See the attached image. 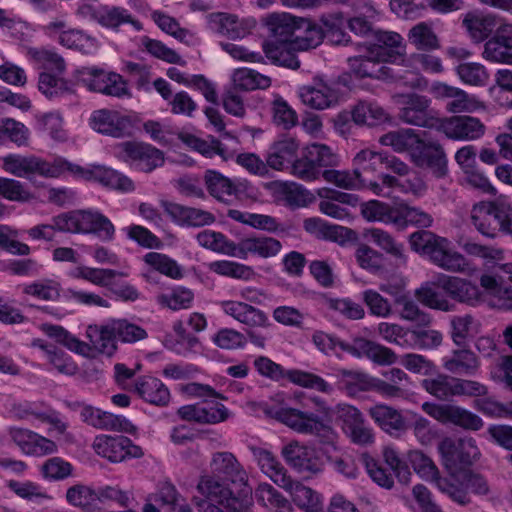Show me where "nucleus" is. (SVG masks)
<instances>
[{
    "instance_id": "f257e3e1",
    "label": "nucleus",
    "mask_w": 512,
    "mask_h": 512,
    "mask_svg": "<svg viewBox=\"0 0 512 512\" xmlns=\"http://www.w3.org/2000/svg\"><path fill=\"white\" fill-rule=\"evenodd\" d=\"M274 400L279 406L267 405L264 409L269 417L299 434L315 437L320 443H336L338 434L329 421L332 409L324 398L317 395L309 397L317 413L286 406L282 395H277Z\"/></svg>"
},
{
    "instance_id": "f03ea898",
    "label": "nucleus",
    "mask_w": 512,
    "mask_h": 512,
    "mask_svg": "<svg viewBox=\"0 0 512 512\" xmlns=\"http://www.w3.org/2000/svg\"><path fill=\"white\" fill-rule=\"evenodd\" d=\"M411 248L417 253L427 255L438 267L451 272L470 270L469 261L451 247V242L430 231L420 230L409 237Z\"/></svg>"
},
{
    "instance_id": "7ed1b4c3",
    "label": "nucleus",
    "mask_w": 512,
    "mask_h": 512,
    "mask_svg": "<svg viewBox=\"0 0 512 512\" xmlns=\"http://www.w3.org/2000/svg\"><path fill=\"white\" fill-rule=\"evenodd\" d=\"M196 489L207 501H215L229 512H250L253 507L252 489L243 487L234 493L229 481L209 472L199 477Z\"/></svg>"
},
{
    "instance_id": "20e7f679",
    "label": "nucleus",
    "mask_w": 512,
    "mask_h": 512,
    "mask_svg": "<svg viewBox=\"0 0 512 512\" xmlns=\"http://www.w3.org/2000/svg\"><path fill=\"white\" fill-rule=\"evenodd\" d=\"M60 232L94 234L102 241L111 242L115 238V226L111 220L97 210H76L55 217Z\"/></svg>"
},
{
    "instance_id": "39448f33",
    "label": "nucleus",
    "mask_w": 512,
    "mask_h": 512,
    "mask_svg": "<svg viewBox=\"0 0 512 512\" xmlns=\"http://www.w3.org/2000/svg\"><path fill=\"white\" fill-rule=\"evenodd\" d=\"M63 157L51 161L36 155L8 154L1 158L2 169L18 178L32 180L35 176L43 178H62Z\"/></svg>"
},
{
    "instance_id": "423d86ee",
    "label": "nucleus",
    "mask_w": 512,
    "mask_h": 512,
    "mask_svg": "<svg viewBox=\"0 0 512 512\" xmlns=\"http://www.w3.org/2000/svg\"><path fill=\"white\" fill-rule=\"evenodd\" d=\"M253 364L254 368L261 376L272 381L278 382L283 379H288L295 385L316 390L326 395L332 394L335 390L332 384L317 374L299 369L285 370L280 364L266 356L257 357Z\"/></svg>"
},
{
    "instance_id": "0eeeda50",
    "label": "nucleus",
    "mask_w": 512,
    "mask_h": 512,
    "mask_svg": "<svg viewBox=\"0 0 512 512\" xmlns=\"http://www.w3.org/2000/svg\"><path fill=\"white\" fill-rule=\"evenodd\" d=\"M438 451L442 464L449 474L448 478H456L457 474L466 470L465 468L471 466L481 455L476 440L472 437L445 438L439 443Z\"/></svg>"
},
{
    "instance_id": "6e6552de",
    "label": "nucleus",
    "mask_w": 512,
    "mask_h": 512,
    "mask_svg": "<svg viewBox=\"0 0 512 512\" xmlns=\"http://www.w3.org/2000/svg\"><path fill=\"white\" fill-rule=\"evenodd\" d=\"M66 176H71L75 180L98 182L105 187L122 192L134 190V184L130 178L104 165L91 164L83 167L64 159L63 177Z\"/></svg>"
},
{
    "instance_id": "1a4fd4ad",
    "label": "nucleus",
    "mask_w": 512,
    "mask_h": 512,
    "mask_svg": "<svg viewBox=\"0 0 512 512\" xmlns=\"http://www.w3.org/2000/svg\"><path fill=\"white\" fill-rule=\"evenodd\" d=\"M90 127L106 136L114 138H126L133 136L137 117L113 109H99L92 112L89 119Z\"/></svg>"
},
{
    "instance_id": "9d476101",
    "label": "nucleus",
    "mask_w": 512,
    "mask_h": 512,
    "mask_svg": "<svg viewBox=\"0 0 512 512\" xmlns=\"http://www.w3.org/2000/svg\"><path fill=\"white\" fill-rule=\"evenodd\" d=\"M429 93L438 101L445 102V110L451 114L472 113L484 108L483 102L474 94L446 82L434 81Z\"/></svg>"
},
{
    "instance_id": "9b49d317",
    "label": "nucleus",
    "mask_w": 512,
    "mask_h": 512,
    "mask_svg": "<svg viewBox=\"0 0 512 512\" xmlns=\"http://www.w3.org/2000/svg\"><path fill=\"white\" fill-rule=\"evenodd\" d=\"M94 452L112 463H121L128 459H140L145 453L141 446L123 435L101 434L92 443Z\"/></svg>"
},
{
    "instance_id": "f8f14e48",
    "label": "nucleus",
    "mask_w": 512,
    "mask_h": 512,
    "mask_svg": "<svg viewBox=\"0 0 512 512\" xmlns=\"http://www.w3.org/2000/svg\"><path fill=\"white\" fill-rule=\"evenodd\" d=\"M399 104L398 118L403 123L438 129L441 119L432 115L431 99L427 96L417 93L403 94L399 96Z\"/></svg>"
},
{
    "instance_id": "ddd939ff",
    "label": "nucleus",
    "mask_w": 512,
    "mask_h": 512,
    "mask_svg": "<svg viewBox=\"0 0 512 512\" xmlns=\"http://www.w3.org/2000/svg\"><path fill=\"white\" fill-rule=\"evenodd\" d=\"M411 161L420 168H429L437 178L447 173V158L441 144L421 131L410 154Z\"/></svg>"
},
{
    "instance_id": "4468645a",
    "label": "nucleus",
    "mask_w": 512,
    "mask_h": 512,
    "mask_svg": "<svg viewBox=\"0 0 512 512\" xmlns=\"http://www.w3.org/2000/svg\"><path fill=\"white\" fill-rule=\"evenodd\" d=\"M422 410L442 424H453L464 430L478 431L484 422L477 414L458 405L424 402Z\"/></svg>"
},
{
    "instance_id": "2eb2a0df",
    "label": "nucleus",
    "mask_w": 512,
    "mask_h": 512,
    "mask_svg": "<svg viewBox=\"0 0 512 512\" xmlns=\"http://www.w3.org/2000/svg\"><path fill=\"white\" fill-rule=\"evenodd\" d=\"M336 413L342 421L343 432L354 444L366 446L374 443L375 434L373 428L366 422L362 412L355 406L339 403L336 405Z\"/></svg>"
},
{
    "instance_id": "dca6fc26",
    "label": "nucleus",
    "mask_w": 512,
    "mask_h": 512,
    "mask_svg": "<svg viewBox=\"0 0 512 512\" xmlns=\"http://www.w3.org/2000/svg\"><path fill=\"white\" fill-rule=\"evenodd\" d=\"M373 43H365L362 46L365 51L376 55L386 63H398L403 61L406 45L401 34L389 30H375Z\"/></svg>"
},
{
    "instance_id": "f3484780",
    "label": "nucleus",
    "mask_w": 512,
    "mask_h": 512,
    "mask_svg": "<svg viewBox=\"0 0 512 512\" xmlns=\"http://www.w3.org/2000/svg\"><path fill=\"white\" fill-rule=\"evenodd\" d=\"M177 414L182 420L209 425L225 422L231 417L230 410L216 400L182 406Z\"/></svg>"
},
{
    "instance_id": "a211bd4d",
    "label": "nucleus",
    "mask_w": 512,
    "mask_h": 512,
    "mask_svg": "<svg viewBox=\"0 0 512 512\" xmlns=\"http://www.w3.org/2000/svg\"><path fill=\"white\" fill-rule=\"evenodd\" d=\"M121 147L125 161L139 171L148 173L164 164L163 152L151 144L127 141Z\"/></svg>"
},
{
    "instance_id": "6ab92c4d",
    "label": "nucleus",
    "mask_w": 512,
    "mask_h": 512,
    "mask_svg": "<svg viewBox=\"0 0 512 512\" xmlns=\"http://www.w3.org/2000/svg\"><path fill=\"white\" fill-rule=\"evenodd\" d=\"M448 483L451 484L453 490L443 493L460 505H467L471 502L469 491L478 496H485L490 491L487 480L482 475L470 470H464L457 474L456 478H448Z\"/></svg>"
},
{
    "instance_id": "aec40b11",
    "label": "nucleus",
    "mask_w": 512,
    "mask_h": 512,
    "mask_svg": "<svg viewBox=\"0 0 512 512\" xmlns=\"http://www.w3.org/2000/svg\"><path fill=\"white\" fill-rule=\"evenodd\" d=\"M437 130L453 140H476L484 135L486 127L476 117L451 116L442 118Z\"/></svg>"
},
{
    "instance_id": "412c9836",
    "label": "nucleus",
    "mask_w": 512,
    "mask_h": 512,
    "mask_svg": "<svg viewBox=\"0 0 512 512\" xmlns=\"http://www.w3.org/2000/svg\"><path fill=\"white\" fill-rule=\"evenodd\" d=\"M218 305L225 315L249 328H268L271 326L269 317L263 310L246 302L223 300Z\"/></svg>"
},
{
    "instance_id": "4be33fe9",
    "label": "nucleus",
    "mask_w": 512,
    "mask_h": 512,
    "mask_svg": "<svg viewBox=\"0 0 512 512\" xmlns=\"http://www.w3.org/2000/svg\"><path fill=\"white\" fill-rule=\"evenodd\" d=\"M503 204L494 201H481L473 205L471 222L483 236L495 238L499 232V219L503 217Z\"/></svg>"
},
{
    "instance_id": "5701e85b",
    "label": "nucleus",
    "mask_w": 512,
    "mask_h": 512,
    "mask_svg": "<svg viewBox=\"0 0 512 512\" xmlns=\"http://www.w3.org/2000/svg\"><path fill=\"white\" fill-rule=\"evenodd\" d=\"M281 455L286 463L298 472L315 474L320 472L323 467L316 451L298 441L286 444L281 450Z\"/></svg>"
},
{
    "instance_id": "b1692460",
    "label": "nucleus",
    "mask_w": 512,
    "mask_h": 512,
    "mask_svg": "<svg viewBox=\"0 0 512 512\" xmlns=\"http://www.w3.org/2000/svg\"><path fill=\"white\" fill-rule=\"evenodd\" d=\"M8 434L12 441L26 455L45 456L57 451V445L54 441L29 429L10 427Z\"/></svg>"
},
{
    "instance_id": "393cba45",
    "label": "nucleus",
    "mask_w": 512,
    "mask_h": 512,
    "mask_svg": "<svg viewBox=\"0 0 512 512\" xmlns=\"http://www.w3.org/2000/svg\"><path fill=\"white\" fill-rule=\"evenodd\" d=\"M481 56L488 62L512 65V24H503L497 29L485 42Z\"/></svg>"
},
{
    "instance_id": "a878e982",
    "label": "nucleus",
    "mask_w": 512,
    "mask_h": 512,
    "mask_svg": "<svg viewBox=\"0 0 512 512\" xmlns=\"http://www.w3.org/2000/svg\"><path fill=\"white\" fill-rule=\"evenodd\" d=\"M81 419L97 429L125 432L133 434L136 432V426L121 415L102 411L92 406H84L80 412Z\"/></svg>"
},
{
    "instance_id": "bb28decb",
    "label": "nucleus",
    "mask_w": 512,
    "mask_h": 512,
    "mask_svg": "<svg viewBox=\"0 0 512 512\" xmlns=\"http://www.w3.org/2000/svg\"><path fill=\"white\" fill-rule=\"evenodd\" d=\"M407 460L420 478L434 483L442 493L453 490L451 484L448 483V477L440 475V470L433 459L423 451L418 449L409 451Z\"/></svg>"
},
{
    "instance_id": "cd10ccee",
    "label": "nucleus",
    "mask_w": 512,
    "mask_h": 512,
    "mask_svg": "<svg viewBox=\"0 0 512 512\" xmlns=\"http://www.w3.org/2000/svg\"><path fill=\"white\" fill-rule=\"evenodd\" d=\"M163 207L171 220L182 227L200 228L212 225L216 221L215 216L207 210L172 202H165Z\"/></svg>"
},
{
    "instance_id": "c85d7f7f",
    "label": "nucleus",
    "mask_w": 512,
    "mask_h": 512,
    "mask_svg": "<svg viewBox=\"0 0 512 512\" xmlns=\"http://www.w3.org/2000/svg\"><path fill=\"white\" fill-rule=\"evenodd\" d=\"M204 180L210 195L219 201H225L228 196H239L251 188L247 180H231L215 170H207Z\"/></svg>"
},
{
    "instance_id": "c756f323",
    "label": "nucleus",
    "mask_w": 512,
    "mask_h": 512,
    "mask_svg": "<svg viewBox=\"0 0 512 512\" xmlns=\"http://www.w3.org/2000/svg\"><path fill=\"white\" fill-rule=\"evenodd\" d=\"M210 468L211 473L229 482L240 483L243 487H249L246 470L231 452L221 451L212 454Z\"/></svg>"
},
{
    "instance_id": "7c9ffc66",
    "label": "nucleus",
    "mask_w": 512,
    "mask_h": 512,
    "mask_svg": "<svg viewBox=\"0 0 512 512\" xmlns=\"http://www.w3.org/2000/svg\"><path fill=\"white\" fill-rule=\"evenodd\" d=\"M281 247L280 241L272 237H246L235 243L232 257L247 259L250 255H253L269 258L277 255Z\"/></svg>"
},
{
    "instance_id": "2f4dec72",
    "label": "nucleus",
    "mask_w": 512,
    "mask_h": 512,
    "mask_svg": "<svg viewBox=\"0 0 512 512\" xmlns=\"http://www.w3.org/2000/svg\"><path fill=\"white\" fill-rule=\"evenodd\" d=\"M386 62L376 55L366 51L364 55L348 58L351 73L357 78L389 79L393 77L392 70L384 65Z\"/></svg>"
},
{
    "instance_id": "473e14b6",
    "label": "nucleus",
    "mask_w": 512,
    "mask_h": 512,
    "mask_svg": "<svg viewBox=\"0 0 512 512\" xmlns=\"http://www.w3.org/2000/svg\"><path fill=\"white\" fill-rule=\"evenodd\" d=\"M437 284L451 298L475 306L481 301V293L478 287L470 281L448 275L437 277Z\"/></svg>"
},
{
    "instance_id": "72a5a7b5",
    "label": "nucleus",
    "mask_w": 512,
    "mask_h": 512,
    "mask_svg": "<svg viewBox=\"0 0 512 512\" xmlns=\"http://www.w3.org/2000/svg\"><path fill=\"white\" fill-rule=\"evenodd\" d=\"M350 6L355 16L347 20V27L357 36L367 37L373 35L372 21L377 17L378 12L370 0H349L345 3Z\"/></svg>"
},
{
    "instance_id": "f704fd0d",
    "label": "nucleus",
    "mask_w": 512,
    "mask_h": 512,
    "mask_svg": "<svg viewBox=\"0 0 512 512\" xmlns=\"http://www.w3.org/2000/svg\"><path fill=\"white\" fill-rule=\"evenodd\" d=\"M368 415L374 423L389 435L406 430L405 417L401 411L384 403H377L368 409Z\"/></svg>"
},
{
    "instance_id": "c9c22d12",
    "label": "nucleus",
    "mask_w": 512,
    "mask_h": 512,
    "mask_svg": "<svg viewBox=\"0 0 512 512\" xmlns=\"http://www.w3.org/2000/svg\"><path fill=\"white\" fill-rule=\"evenodd\" d=\"M299 97L305 106L315 110L330 108L338 101L336 91L323 81L301 87Z\"/></svg>"
},
{
    "instance_id": "e433bc0d",
    "label": "nucleus",
    "mask_w": 512,
    "mask_h": 512,
    "mask_svg": "<svg viewBox=\"0 0 512 512\" xmlns=\"http://www.w3.org/2000/svg\"><path fill=\"white\" fill-rule=\"evenodd\" d=\"M250 450L263 474L279 487L287 485L290 475L275 454L270 450L255 446L250 447Z\"/></svg>"
},
{
    "instance_id": "4c0bfd02",
    "label": "nucleus",
    "mask_w": 512,
    "mask_h": 512,
    "mask_svg": "<svg viewBox=\"0 0 512 512\" xmlns=\"http://www.w3.org/2000/svg\"><path fill=\"white\" fill-rule=\"evenodd\" d=\"M299 147V142L292 137H285L274 142L266 156L267 165L277 171L291 168L297 157Z\"/></svg>"
},
{
    "instance_id": "58836bf2",
    "label": "nucleus",
    "mask_w": 512,
    "mask_h": 512,
    "mask_svg": "<svg viewBox=\"0 0 512 512\" xmlns=\"http://www.w3.org/2000/svg\"><path fill=\"white\" fill-rule=\"evenodd\" d=\"M172 330L174 334L167 335L164 340L167 349L184 357L198 351L200 340L196 335L187 331L183 320L174 321Z\"/></svg>"
},
{
    "instance_id": "ea45409f",
    "label": "nucleus",
    "mask_w": 512,
    "mask_h": 512,
    "mask_svg": "<svg viewBox=\"0 0 512 512\" xmlns=\"http://www.w3.org/2000/svg\"><path fill=\"white\" fill-rule=\"evenodd\" d=\"M443 368L451 374L475 376L481 367L478 356L470 349H455L442 358Z\"/></svg>"
},
{
    "instance_id": "a19ab883",
    "label": "nucleus",
    "mask_w": 512,
    "mask_h": 512,
    "mask_svg": "<svg viewBox=\"0 0 512 512\" xmlns=\"http://www.w3.org/2000/svg\"><path fill=\"white\" fill-rule=\"evenodd\" d=\"M134 391L145 402L164 407L170 402V391L158 378L152 376L139 377L134 384Z\"/></svg>"
},
{
    "instance_id": "79ce46f5",
    "label": "nucleus",
    "mask_w": 512,
    "mask_h": 512,
    "mask_svg": "<svg viewBox=\"0 0 512 512\" xmlns=\"http://www.w3.org/2000/svg\"><path fill=\"white\" fill-rule=\"evenodd\" d=\"M336 386L348 397H356L360 393L372 390L373 378L359 370L337 369Z\"/></svg>"
},
{
    "instance_id": "37998d69",
    "label": "nucleus",
    "mask_w": 512,
    "mask_h": 512,
    "mask_svg": "<svg viewBox=\"0 0 512 512\" xmlns=\"http://www.w3.org/2000/svg\"><path fill=\"white\" fill-rule=\"evenodd\" d=\"M93 18L108 29L116 30L123 24H131L136 30L142 29L141 23L127 9L119 6H101L93 12Z\"/></svg>"
},
{
    "instance_id": "c03bdc74",
    "label": "nucleus",
    "mask_w": 512,
    "mask_h": 512,
    "mask_svg": "<svg viewBox=\"0 0 512 512\" xmlns=\"http://www.w3.org/2000/svg\"><path fill=\"white\" fill-rule=\"evenodd\" d=\"M86 337L89 339L92 348L96 351L111 356L117 349L116 333L114 332L112 320L98 325H89L86 329Z\"/></svg>"
},
{
    "instance_id": "a18cd8bd",
    "label": "nucleus",
    "mask_w": 512,
    "mask_h": 512,
    "mask_svg": "<svg viewBox=\"0 0 512 512\" xmlns=\"http://www.w3.org/2000/svg\"><path fill=\"white\" fill-rule=\"evenodd\" d=\"M294 50L292 40L290 42L268 40L263 43V51L271 63L290 69H298L300 67V61Z\"/></svg>"
},
{
    "instance_id": "49530a36",
    "label": "nucleus",
    "mask_w": 512,
    "mask_h": 512,
    "mask_svg": "<svg viewBox=\"0 0 512 512\" xmlns=\"http://www.w3.org/2000/svg\"><path fill=\"white\" fill-rule=\"evenodd\" d=\"M324 39L323 28L309 18L301 17L298 32L292 40V47L307 51L318 47Z\"/></svg>"
},
{
    "instance_id": "de8ad7c7",
    "label": "nucleus",
    "mask_w": 512,
    "mask_h": 512,
    "mask_svg": "<svg viewBox=\"0 0 512 512\" xmlns=\"http://www.w3.org/2000/svg\"><path fill=\"white\" fill-rule=\"evenodd\" d=\"M209 26L213 32L230 39H240L247 34L244 23L236 15L229 13L211 14Z\"/></svg>"
},
{
    "instance_id": "09e8293b",
    "label": "nucleus",
    "mask_w": 512,
    "mask_h": 512,
    "mask_svg": "<svg viewBox=\"0 0 512 512\" xmlns=\"http://www.w3.org/2000/svg\"><path fill=\"white\" fill-rule=\"evenodd\" d=\"M301 17L290 13H273L267 17L266 25L274 40L290 42L298 32Z\"/></svg>"
},
{
    "instance_id": "8fccbe9b",
    "label": "nucleus",
    "mask_w": 512,
    "mask_h": 512,
    "mask_svg": "<svg viewBox=\"0 0 512 512\" xmlns=\"http://www.w3.org/2000/svg\"><path fill=\"white\" fill-rule=\"evenodd\" d=\"M287 485L280 488L289 492L293 502L305 512H318L321 506V499L317 492L310 487L294 481L291 476L287 479Z\"/></svg>"
},
{
    "instance_id": "3c124183",
    "label": "nucleus",
    "mask_w": 512,
    "mask_h": 512,
    "mask_svg": "<svg viewBox=\"0 0 512 512\" xmlns=\"http://www.w3.org/2000/svg\"><path fill=\"white\" fill-rule=\"evenodd\" d=\"M462 25L473 42L481 43L493 32L496 24L490 14L469 12L464 16Z\"/></svg>"
},
{
    "instance_id": "603ef678",
    "label": "nucleus",
    "mask_w": 512,
    "mask_h": 512,
    "mask_svg": "<svg viewBox=\"0 0 512 512\" xmlns=\"http://www.w3.org/2000/svg\"><path fill=\"white\" fill-rule=\"evenodd\" d=\"M257 502L271 512H293L291 502L267 482L259 483L255 489Z\"/></svg>"
},
{
    "instance_id": "864d4df0",
    "label": "nucleus",
    "mask_w": 512,
    "mask_h": 512,
    "mask_svg": "<svg viewBox=\"0 0 512 512\" xmlns=\"http://www.w3.org/2000/svg\"><path fill=\"white\" fill-rule=\"evenodd\" d=\"M408 42L417 50L430 52L441 47L440 39L433 26L428 22H419L407 34Z\"/></svg>"
},
{
    "instance_id": "5fc2aeb1",
    "label": "nucleus",
    "mask_w": 512,
    "mask_h": 512,
    "mask_svg": "<svg viewBox=\"0 0 512 512\" xmlns=\"http://www.w3.org/2000/svg\"><path fill=\"white\" fill-rule=\"evenodd\" d=\"M352 120L358 125L376 126L389 119L388 113L374 101L361 100L352 109Z\"/></svg>"
},
{
    "instance_id": "6e6d98bb",
    "label": "nucleus",
    "mask_w": 512,
    "mask_h": 512,
    "mask_svg": "<svg viewBox=\"0 0 512 512\" xmlns=\"http://www.w3.org/2000/svg\"><path fill=\"white\" fill-rule=\"evenodd\" d=\"M451 339L457 346H464L468 339L475 337L481 330V323L471 314L457 315L451 318Z\"/></svg>"
},
{
    "instance_id": "4d7b16f0",
    "label": "nucleus",
    "mask_w": 512,
    "mask_h": 512,
    "mask_svg": "<svg viewBox=\"0 0 512 512\" xmlns=\"http://www.w3.org/2000/svg\"><path fill=\"white\" fill-rule=\"evenodd\" d=\"M398 203L394 206L379 200H369L361 203L360 212L362 217L369 222H382L394 224L399 221L397 218Z\"/></svg>"
},
{
    "instance_id": "13d9d810",
    "label": "nucleus",
    "mask_w": 512,
    "mask_h": 512,
    "mask_svg": "<svg viewBox=\"0 0 512 512\" xmlns=\"http://www.w3.org/2000/svg\"><path fill=\"white\" fill-rule=\"evenodd\" d=\"M73 279L87 281L95 286L105 287L111 285V280L117 276H127L126 273L114 269L95 268L89 266H77L69 271Z\"/></svg>"
},
{
    "instance_id": "bf43d9fd",
    "label": "nucleus",
    "mask_w": 512,
    "mask_h": 512,
    "mask_svg": "<svg viewBox=\"0 0 512 512\" xmlns=\"http://www.w3.org/2000/svg\"><path fill=\"white\" fill-rule=\"evenodd\" d=\"M40 330L48 337L55 339L58 343L75 353L84 356H89L91 353L89 344L79 340L60 325L43 323L40 325Z\"/></svg>"
},
{
    "instance_id": "052dcab7",
    "label": "nucleus",
    "mask_w": 512,
    "mask_h": 512,
    "mask_svg": "<svg viewBox=\"0 0 512 512\" xmlns=\"http://www.w3.org/2000/svg\"><path fill=\"white\" fill-rule=\"evenodd\" d=\"M420 132L412 128H400L382 135L379 142L397 153L407 152L410 155L414 145L418 143Z\"/></svg>"
},
{
    "instance_id": "680f3d73",
    "label": "nucleus",
    "mask_w": 512,
    "mask_h": 512,
    "mask_svg": "<svg viewBox=\"0 0 512 512\" xmlns=\"http://www.w3.org/2000/svg\"><path fill=\"white\" fill-rule=\"evenodd\" d=\"M58 43L83 54H92L98 48L97 40L83 30L69 28L58 36Z\"/></svg>"
},
{
    "instance_id": "e2e57ef3",
    "label": "nucleus",
    "mask_w": 512,
    "mask_h": 512,
    "mask_svg": "<svg viewBox=\"0 0 512 512\" xmlns=\"http://www.w3.org/2000/svg\"><path fill=\"white\" fill-rule=\"evenodd\" d=\"M319 21L324 31V37L327 36L332 43L348 45L351 42V37L344 30L345 19L341 12L323 14Z\"/></svg>"
},
{
    "instance_id": "0e129e2a",
    "label": "nucleus",
    "mask_w": 512,
    "mask_h": 512,
    "mask_svg": "<svg viewBox=\"0 0 512 512\" xmlns=\"http://www.w3.org/2000/svg\"><path fill=\"white\" fill-rule=\"evenodd\" d=\"M439 288L437 279L435 281L425 282L415 290L414 295L420 303L431 309L446 312L452 310L453 305L438 290Z\"/></svg>"
},
{
    "instance_id": "69168bd1",
    "label": "nucleus",
    "mask_w": 512,
    "mask_h": 512,
    "mask_svg": "<svg viewBox=\"0 0 512 512\" xmlns=\"http://www.w3.org/2000/svg\"><path fill=\"white\" fill-rule=\"evenodd\" d=\"M231 78L234 88L243 91L266 89L271 85V79L268 76L249 68L235 69Z\"/></svg>"
},
{
    "instance_id": "338daca9",
    "label": "nucleus",
    "mask_w": 512,
    "mask_h": 512,
    "mask_svg": "<svg viewBox=\"0 0 512 512\" xmlns=\"http://www.w3.org/2000/svg\"><path fill=\"white\" fill-rule=\"evenodd\" d=\"M455 73L463 84L473 87H485L490 80L488 69L479 62H462Z\"/></svg>"
},
{
    "instance_id": "774afa93",
    "label": "nucleus",
    "mask_w": 512,
    "mask_h": 512,
    "mask_svg": "<svg viewBox=\"0 0 512 512\" xmlns=\"http://www.w3.org/2000/svg\"><path fill=\"white\" fill-rule=\"evenodd\" d=\"M66 500L69 504L79 507L86 512H98L97 490L85 485H75L70 487L66 492Z\"/></svg>"
}]
</instances>
